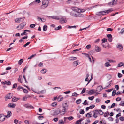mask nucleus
Listing matches in <instances>:
<instances>
[{
    "mask_svg": "<svg viewBox=\"0 0 124 124\" xmlns=\"http://www.w3.org/2000/svg\"><path fill=\"white\" fill-rule=\"evenodd\" d=\"M93 112H94V113L93 115V117L95 118L97 117L98 115V113L96 112H94L93 111Z\"/></svg>",
    "mask_w": 124,
    "mask_h": 124,
    "instance_id": "nucleus-29",
    "label": "nucleus"
},
{
    "mask_svg": "<svg viewBox=\"0 0 124 124\" xmlns=\"http://www.w3.org/2000/svg\"><path fill=\"white\" fill-rule=\"evenodd\" d=\"M63 113L62 112V110H61L60 109L58 108L54 112V114L52 115L53 116H55L56 115H57L59 114H60L61 115H64V114H62Z\"/></svg>",
    "mask_w": 124,
    "mask_h": 124,
    "instance_id": "nucleus-3",
    "label": "nucleus"
},
{
    "mask_svg": "<svg viewBox=\"0 0 124 124\" xmlns=\"http://www.w3.org/2000/svg\"><path fill=\"white\" fill-rule=\"evenodd\" d=\"M92 79H93L92 74V73L91 78L89 81L88 78H86V79H85V80L86 81H88V83H87V84H86V85H88V84L90 82V81H91Z\"/></svg>",
    "mask_w": 124,
    "mask_h": 124,
    "instance_id": "nucleus-19",
    "label": "nucleus"
},
{
    "mask_svg": "<svg viewBox=\"0 0 124 124\" xmlns=\"http://www.w3.org/2000/svg\"><path fill=\"white\" fill-rule=\"evenodd\" d=\"M81 102V99H80L77 100L76 101V103L77 104H80Z\"/></svg>",
    "mask_w": 124,
    "mask_h": 124,
    "instance_id": "nucleus-36",
    "label": "nucleus"
},
{
    "mask_svg": "<svg viewBox=\"0 0 124 124\" xmlns=\"http://www.w3.org/2000/svg\"><path fill=\"white\" fill-rule=\"evenodd\" d=\"M96 91L94 90H91L90 91L88 92V94L92 95L95 93Z\"/></svg>",
    "mask_w": 124,
    "mask_h": 124,
    "instance_id": "nucleus-20",
    "label": "nucleus"
},
{
    "mask_svg": "<svg viewBox=\"0 0 124 124\" xmlns=\"http://www.w3.org/2000/svg\"><path fill=\"white\" fill-rule=\"evenodd\" d=\"M14 123L16 124H20L22 123L21 121H18L17 119H15L14 120Z\"/></svg>",
    "mask_w": 124,
    "mask_h": 124,
    "instance_id": "nucleus-23",
    "label": "nucleus"
},
{
    "mask_svg": "<svg viewBox=\"0 0 124 124\" xmlns=\"http://www.w3.org/2000/svg\"><path fill=\"white\" fill-rule=\"evenodd\" d=\"M64 122L62 120H59V124H64Z\"/></svg>",
    "mask_w": 124,
    "mask_h": 124,
    "instance_id": "nucleus-39",
    "label": "nucleus"
},
{
    "mask_svg": "<svg viewBox=\"0 0 124 124\" xmlns=\"http://www.w3.org/2000/svg\"><path fill=\"white\" fill-rule=\"evenodd\" d=\"M5 119V116L4 114H1L0 115V123L4 121Z\"/></svg>",
    "mask_w": 124,
    "mask_h": 124,
    "instance_id": "nucleus-8",
    "label": "nucleus"
},
{
    "mask_svg": "<svg viewBox=\"0 0 124 124\" xmlns=\"http://www.w3.org/2000/svg\"><path fill=\"white\" fill-rule=\"evenodd\" d=\"M91 46L90 45H88L86 46V48L87 49H89L91 48Z\"/></svg>",
    "mask_w": 124,
    "mask_h": 124,
    "instance_id": "nucleus-53",
    "label": "nucleus"
},
{
    "mask_svg": "<svg viewBox=\"0 0 124 124\" xmlns=\"http://www.w3.org/2000/svg\"><path fill=\"white\" fill-rule=\"evenodd\" d=\"M24 19V17L16 18L15 19L16 22V23H19L23 21Z\"/></svg>",
    "mask_w": 124,
    "mask_h": 124,
    "instance_id": "nucleus-9",
    "label": "nucleus"
},
{
    "mask_svg": "<svg viewBox=\"0 0 124 124\" xmlns=\"http://www.w3.org/2000/svg\"><path fill=\"white\" fill-rule=\"evenodd\" d=\"M109 114V112L108 111H107L104 114V117H107L108 116Z\"/></svg>",
    "mask_w": 124,
    "mask_h": 124,
    "instance_id": "nucleus-32",
    "label": "nucleus"
},
{
    "mask_svg": "<svg viewBox=\"0 0 124 124\" xmlns=\"http://www.w3.org/2000/svg\"><path fill=\"white\" fill-rule=\"evenodd\" d=\"M116 47L117 48H118L119 50L121 51H122L123 49V47L122 45L121 44L117 45Z\"/></svg>",
    "mask_w": 124,
    "mask_h": 124,
    "instance_id": "nucleus-17",
    "label": "nucleus"
},
{
    "mask_svg": "<svg viewBox=\"0 0 124 124\" xmlns=\"http://www.w3.org/2000/svg\"><path fill=\"white\" fill-rule=\"evenodd\" d=\"M95 106V105H92L90 106L89 107L90 109H92Z\"/></svg>",
    "mask_w": 124,
    "mask_h": 124,
    "instance_id": "nucleus-63",
    "label": "nucleus"
},
{
    "mask_svg": "<svg viewBox=\"0 0 124 124\" xmlns=\"http://www.w3.org/2000/svg\"><path fill=\"white\" fill-rule=\"evenodd\" d=\"M107 40L105 38H103L102 40V43H104L106 42Z\"/></svg>",
    "mask_w": 124,
    "mask_h": 124,
    "instance_id": "nucleus-51",
    "label": "nucleus"
},
{
    "mask_svg": "<svg viewBox=\"0 0 124 124\" xmlns=\"http://www.w3.org/2000/svg\"><path fill=\"white\" fill-rule=\"evenodd\" d=\"M72 11L71 12L70 15L75 17H84V15L80 13L84 12L86 10L85 9H79L77 7H72L71 8Z\"/></svg>",
    "mask_w": 124,
    "mask_h": 124,
    "instance_id": "nucleus-1",
    "label": "nucleus"
},
{
    "mask_svg": "<svg viewBox=\"0 0 124 124\" xmlns=\"http://www.w3.org/2000/svg\"><path fill=\"white\" fill-rule=\"evenodd\" d=\"M47 26L46 25H45L43 27V30L44 31H46L47 30Z\"/></svg>",
    "mask_w": 124,
    "mask_h": 124,
    "instance_id": "nucleus-30",
    "label": "nucleus"
},
{
    "mask_svg": "<svg viewBox=\"0 0 124 124\" xmlns=\"http://www.w3.org/2000/svg\"><path fill=\"white\" fill-rule=\"evenodd\" d=\"M57 104V103L56 102H54L51 104V106H55Z\"/></svg>",
    "mask_w": 124,
    "mask_h": 124,
    "instance_id": "nucleus-57",
    "label": "nucleus"
},
{
    "mask_svg": "<svg viewBox=\"0 0 124 124\" xmlns=\"http://www.w3.org/2000/svg\"><path fill=\"white\" fill-rule=\"evenodd\" d=\"M13 95V94L12 93H9L7 94L5 98L7 99H10L12 98Z\"/></svg>",
    "mask_w": 124,
    "mask_h": 124,
    "instance_id": "nucleus-11",
    "label": "nucleus"
},
{
    "mask_svg": "<svg viewBox=\"0 0 124 124\" xmlns=\"http://www.w3.org/2000/svg\"><path fill=\"white\" fill-rule=\"evenodd\" d=\"M84 110L82 109L80 110V113L81 114H83L84 113Z\"/></svg>",
    "mask_w": 124,
    "mask_h": 124,
    "instance_id": "nucleus-59",
    "label": "nucleus"
},
{
    "mask_svg": "<svg viewBox=\"0 0 124 124\" xmlns=\"http://www.w3.org/2000/svg\"><path fill=\"white\" fill-rule=\"evenodd\" d=\"M62 28L61 26V25L57 27H56L55 28V29L56 30H58L61 29Z\"/></svg>",
    "mask_w": 124,
    "mask_h": 124,
    "instance_id": "nucleus-41",
    "label": "nucleus"
},
{
    "mask_svg": "<svg viewBox=\"0 0 124 124\" xmlns=\"http://www.w3.org/2000/svg\"><path fill=\"white\" fill-rule=\"evenodd\" d=\"M47 71V69H43L41 71V72L43 74H44Z\"/></svg>",
    "mask_w": 124,
    "mask_h": 124,
    "instance_id": "nucleus-28",
    "label": "nucleus"
},
{
    "mask_svg": "<svg viewBox=\"0 0 124 124\" xmlns=\"http://www.w3.org/2000/svg\"><path fill=\"white\" fill-rule=\"evenodd\" d=\"M12 113L10 111H8L7 112V115H5V117H6L7 118L10 117L11 116Z\"/></svg>",
    "mask_w": 124,
    "mask_h": 124,
    "instance_id": "nucleus-18",
    "label": "nucleus"
},
{
    "mask_svg": "<svg viewBox=\"0 0 124 124\" xmlns=\"http://www.w3.org/2000/svg\"><path fill=\"white\" fill-rule=\"evenodd\" d=\"M104 65L106 67H108L111 66V64L108 62L105 63L104 64Z\"/></svg>",
    "mask_w": 124,
    "mask_h": 124,
    "instance_id": "nucleus-33",
    "label": "nucleus"
},
{
    "mask_svg": "<svg viewBox=\"0 0 124 124\" xmlns=\"http://www.w3.org/2000/svg\"><path fill=\"white\" fill-rule=\"evenodd\" d=\"M94 98V97L92 96L91 97H89L88 98V99L91 100H92Z\"/></svg>",
    "mask_w": 124,
    "mask_h": 124,
    "instance_id": "nucleus-54",
    "label": "nucleus"
},
{
    "mask_svg": "<svg viewBox=\"0 0 124 124\" xmlns=\"http://www.w3.org/2000/svg\"><path fill=\"white\" fill-rule=\"evenodd\" d=\"M49 17H51L53 19L57 20H59L60 18H59V16H49Z\"/></svg>",
    "mask_w": 124,
    "mask_h": 124,
    "instance_id": "nucleus-25",
    "label": "nucleus"
},
{
    "mask_svg": "<svg viewBox=\"0 0 124 124\" xmlns=\"http://www.w3.org/2000/svg\"><path fill=\"white\" fill-rule=\"evenodd\" d=\"M113 10L111 8L107 10H105L107 14L112 11Z\"/></svg>",
    "mask_w": 124,
    "mask_h": 124,
    "instance_id": "nucleus-31",
    "label": "nucleus"
},
{
    "mask_svg": "<svg viewBox=\"0 0 124 124\" xmlns=\"http://www.w3.org/2000/svg\"><path fill=\"white\" fill-rule=\"evenodd\" d=\"M40 92V94H43L46 93V90L45 89L41 91Z\"/></svg>",
    "mask_w": 124,
    "mask_h": 124,
    "instance_id": "nucleus-44",
    "label": "nucleus"
},
{
    "mask_svg": "<svg viewBox=\"0 0 124 124\" xmlns=\"http://www.w3.org/2000/svg\"><path fill=\"white\" fill-rule=\"evenodd\" d=\"M85 90H86L85 88H84L82 90L81 92V94H83L85 92Z\"/></svg>",
    "mask_w": 124,
    "mask_h": 124,
    "instance_id": "nucleus-60",
    "label": "nucleus"
},
{
    "mask_svg": "<svg viewBox=\"0 0 124 124\" xmlns=\"http://www.w3.org/2000/svg\"><path fill=\"white\" fill-rule=\"evenodd\" d=\"M95 51L97 52H100L101 50V48L97 46H95Z\"/></svg>",
    "mask_w": 124,
    "mask_h": 124,
    "instance_id": "nucleus-15",
    "label": "nucleus"
},
{
    "mask_svg": "<svg viewBox=\"0 0 124 124\" xmlns=\"http://www.w3.org/2000/svg\"><path fill=\"white\" fill-rule=\"evenodd\" d=\"M102 11L98 12L96 13V15L99 16H101L102 15Z\"/></svg>",
    "mask_w": 124,
    "mask_h": 124,
    "instance_id": "nucleus-40",
    "label": "nucleus"
},
{
    "mask_svg": "<svg viewBox=\"0 0 124 124\" xmlns=\"http://www.w3.org/2000/svg\"><path fill=\"white\" fill-rule=\"evenodd\" d=\"M102 89V87L101 86H99L97 87V91L98 92H100Z\"/></svg>",
    "mask_w": 124,
    "mask_h": 124,
    "instance_id": "nucleus-24",
    "label": "nucleus"
},
{
    "mask_svg": "<svg viewBox=\"0 0 124 124\" xmlns=\"http://www.w3.org/2000/svg\"><path fill=\"white\" fill-rule=\"evenodd\" d=\"M115 87L116 89L117 90H118L119 89V86L118 85H116L115 86Z\"/></svg>",
    "mask_w": 124,
    "mask_h": 124,
    "instance_id": "nucleus-55",
    "label": "nucleus"
},
{
    "mask_svg": "<svg viewBox=\"0 0 124 124\" xmlns=\"http://www.w3.org/2000/svg\"><path fill=\"white\" fill-rule=\"evenodd\" d=\"M23 60L22 59H21L18 62V64L20 65H21V64L22 63H23Z\"/></svg>",
    "mask_w": 124,
    "mask_h": 124,
    "instance_id": "nucleus-42",
    "label": "nucleus"
},
{
    "mask_svg": "<svg viewBox=\"0 0 124 124\" xmlns=\"http://www.w3.org/2000/svg\"><path fill=\"white\" fill-rule=\"evenodd\" d=\"M35 25L34 24H31L30 25V27L31 28H33L35 27Z\"/></svg>",
    "mask_w": 124,
    "mask_h": 124,
    "instance_id": "nucleus-52",
    "label": "nucleus"
},
{
    "mask_svg": "<svg viewBox=\"0 0 124 124\" xmlns=\"http://www.w3.org/2000/svg\"><path fill=\"white\" fill-rule=\"evenodd\" d=\"M50 0H44L42 2V5L41 6L42 8L44 9L47 7L48 5L49 1Z\"/></svg>",
    "mask_w": 124,
    "mask_h": 124,
    "instance_id": "nucleus-2",
    "label": "nucleus"
},
{
    "mask_svg": "<svg viewBox=\"0 0 124 124\" xmlns=\"http://www.w3.org/2000/svg\"><path fill=\"white\" fill-rule=\"evenodd\" d=\"M77 2V0H69L66 1L67 4L74 5H75Z\"/></svg>",
    "mask_w": 124,
    "mask_h": 124,
    "instance_id": "nucleus-6",
    "label": "nucleus"
},
{
    "mask_svg": "<svg viewBox=\"0 0 124 124\" xmlns=\"http://www.w3.org/2000/svg\"><path fill=\"white\" fill-rule=\"evenodd\" d=\"M17 86V84L16 83H15L13 85V88H16V87Z\"/></svg>",
    "mask_w": 124,
    "mask_h": 124,
    "instance_id": "nucleus-56",
    "label": "nucleus"
},
{
    "mask_svg": "<svg viewBox=\"0 0 124 124\" xmlns=\"http://www.w3.org/2000/svg\"><path fill=\"white\" fill-rule=\"evenodd\" d=\"M114 110L115 111H116L117 112L119 111L120 112H121V110L120 108H117L116 109L115 108L114 109Z\"/></svg>",
    "mask_w": 124,
    "mask_h": 124,
    "instance_id": "nucleus-46",
    "label": "nucleus"
},
{
    "mask_svg": "<svg viewBox=\"0 0 124 124\" xmlns=\"http://www.w3.org/2000/svg\"><path fill=\"white\" fill-rule=\"evenodd\" d=\"M20 99V98H16V97H14L12 99V102H15L17 101L18 100Z\"/></svg>",
    "mask_w": 124,
    "mask_h": 124,
    "instance_id": "nucleus-21",
    "label": "nucleus"
},
{
    "mask_svg": "<svg viewBox=\"0 0 124 124\" xmlns=\"http://www.w3.org/2000/svg\"><path fill=\"white\" fill-rule=\"evenodd\" d=\"M16 105L15 104L13 103H9L8 105V107L13 108L15 107Z\"/></svg>",
    "mask_w": 124,
    "mask_h": 124,
    "instance_id": "nucleus-14",
    "label": "nucleus"
},
{
    "mask_svg": "<svg viewBox=\"0 0 124 124\" xmlns=\"http://www.w3.org/2000/svg\"><path fill=\"white\" fill-rule=\"evenodd\" d=\"M78 94H77L76 92H74L72 93V96H75L76 97H77Z\"/></svg>",
    "mask_w": 124,
    "mask_h": 124,
    "instance_id": "nucleus-37",
    "label": "nucleus"
},
{
    "mask_svg": "<svg viewBox=\"0 0 124 124\" xmlns=\"http://www.w3.org/2000/svg\"><path fill=\"white\" fill-rule=\"evenodd\" d=\"M92 115L91 114H90L89 113H88L86 115V116L87 117H92L91 116Z\"/></svg>",
    "mask_w": 124,
    "mask_h": 124,
    "instance_id": "nucleus-43",
    "label": "nucleus"
},
{
    "mask_svg": "<svg viewBox=\"0 0 124 124\" xmlns=\"http://www.w3.org/2000/svg\"><path fill=\"white\" fill-rule=\"evenodd\" d=\"M26 24L25 22L23 23L17 27V29L19 30L22 29L25 26Z\"/></svg>",
    "mask_w": 124,
    "mask_h": 124,
    "instance_id": "nucleus-7",
    "label": "nucleus"
},
{
    "mask_svg": "<svg viewBox=\"0 0 124 124\" xmlns=\"http://www.w3.org/2000/svg\"><path fill=\"white\" fill-rule=\"evenodd\" d=\"M107 36L108 38V40L109 42H111L112 40V35L111 34H108L107 35Z\"/></svg>",
    "mask_w": 124,
    "mask_h": 124,
    "instance_id": "nucleus-13",
    "label": "nucleus"
},
{
    "mask_svg": "<svg viewBox=\"0 0 124 124\" xmlns=\"http://www.w3.org/2000/svg\"><path fill=\"white\" fill-rule=\"evenodd\" d=\"M68 119L69 120H71L73 119V118L72 117L70 116L68 117Z\"/></svg>",
    "mask_w": 124,
    "mask_h": 124,
    "instance_id": "nucleus-62",
    "label": "nucleus"
},
{
    "mask_svg": "<svg viewBox=\"0 0 124 124\" xmlns=\"http://www.w3.org/2000/svg\"><path fill=\"white\" fill-rule=\"evenodd\" d=\"M121 116V114L120 113H119L118 114H117L116 116V117L117 118L119 116Z\"/></svg>",
    "mask_w": 124,
    "mask_h": 124,
    "instance_id": "nucleus-48",
    "label": "nucleus"
},
{
    "mask_svg": "<svg viewBox=\"0 0 124 124\" xmlns=\"http://www.w3.org/2000/svg\"><path fill=\"white\" fill-rule=\"evenodd\" d=\"M60 19L59 22L61 24L64 23H66L67 21L66 18L64 17L59 16Z\"/></svg>",
    "mask_w": 124,
    "mask_h": 124,
    "instance_id": "nucleus-5",
    "label": "nucleus"
},
{
    "mask_svg": "<svg viewBox=\"0 0 124 124\" xmlns=\"http://www.w3.org/2000/svg\"><path fill=\"white\" fill-rule=\"evenodd\" d=\"M121 98L120 97H117L116 99V100L117 101H119L121 100Z\"/></svg>",
    "mask_w": 124,
    "mask_h": 124,
    "instance_id": "nucleus-47",
    "label": "nucleus"
},
{
    "mask_svg": "<svg viewBox=\"0 0 124 124\" xmlns=\"http://www.w3.org/2000/svg\"><path fill=\"white\" fill-rule=\"evenodd\" d=\"M123 63L122 62H121L118 64L117 66L118 67H120L123 66Z\"/></svg>",
    "mask_w": 124,
    "mask_h": 124,
    "instance_id": "nucleus-35",
    "label": "nucleus"
},
{
    "mask_svg": "<svg viewBox=\"0 0 124 124\" xmlns=\"http://www.w3.org/2000/svg\"><path fill=\"white\" fill-rule=\"evenodd\" d=\"M107 118L109 121H113V118L111 117H108Z\"/></svg>",
    "mask_w": 124,
    "mask_h": 124,
    "instance_id": "nucleus-49",
    "label": "nucleus"
},
{
    "mask_svg": "<svg viewBox=\"0 0 124 124\" xmlns=\"http://www.w3.org/2000/svg\"><path fill=\"white\" fill-rule=\"evenodd\" d=\"M119 119L121 121H123L124 120V117L123 116H121L119 118Z\"/></svg>",
    "mask_w": 124,
    "mask_h": 124,
    "instance_id": "nucleus-61",
    "label": "nucleus"
},
{
    "mask_svg": "<svg viewBox=\"0 0 124 124\" xmlns=\"http://www.w3.org/2000/svg\"><path fill=\"white\" fill-rule=\"evenodd\" d=\"M63 97L61 96L58 97L57 98V100L58 101H62L63 100Z\"/></svg>",
    "mask_w": 124,
    "mask_h": 124,
    "instance_id": "nucleus-26",
    "label": "nucleus"
},
{
    "mask_svg": "<svg viewBox=\"0 0 124 124\" xmlns=\"http://www.w3.org/2000/svg\"><path fill=\"white\" fill-rule=\"evenodd\" d=\"M100 39H98L94 41V42L95 43H98L100 41Z\"/></svg>",
    "mask_w": 124,
    "mask_h": 124,
    "instance_id": "nucleus-58",
    "label": "nucleus"
},
{
    "mask_svg": "<svg viewBox=\"0 0 124 124\" xmlns=\"http://www.w3.org/2000/svg\"><path fill=\"white\" fill-rule=\"evenodd\" d=\"M116 93V91L115 90H114L112 92V96H114Z\"/></svg>",
    "mask_w": 124,
    "mask_h": 124,
    "instance_id": "nucleus-45",
    "label": "nucleus"
},
{
    "mask_svg": "<svg viewBox=\"0 0 124 124\" xmlns=\"http://www.w3.org/2000/svg\"><path fill=\"white\" fill-rule=\"evenodd\" d=\"M80 64V62L78 60H77L74 61L73 63V65L74 66H77Z\"/></svg>",
    "mask_w": 124,
    "mask_h": 124,
    "instance_id": "nucleus-16",
    "label": "nucleus"
},
{
    "mask_svg": "<svg viewBox=\"0 0 124 124\" xmlns=\"http://www.w3.org/2000/svg\"><path fill=\"white\" fill-rule=\"evenodd\" d=\"M95 111H97L98 113L100 115H102L103 114V112L101 110H96Z\"/></svg>",
    "mask_w": 124,
    "mask_h": 124,
    "instance_id": "nucleus-27",
    "label": "nucleus"
},
{
    "mask_svg": "<svg viewBox=\"0 0 124 124\" xmlns=\"http://www.w3.org/2000/svg\"><path fill=\"white\" fill-rule=\"evenodd\" d=\"M117 1V0H114L113 1L109 3V5L112 7L113 5H116Z\"/></svg>",
    "mask_w": 124,
    "mask_h": 124,
    "instance_id": "nucleus-10",
    "label": "nucleus"
},
{
    "mask_svg": "<svg viewBox=\"0 0 124 124\" xmlns=\"http://www.w3.org/2000/svg\"><path fill=\"white\" fill-rule=\"evenodd\" d=\"M68 107V106L67 103H65L63 104L62 108H63L62 110V112L63 113L62 114H64V115L66 113L67 110V108Z\"/></svg>",
    "mask_w": 124,
    "mask_h": 124,
    "instance_id": "nucleus-4",
    "label": "nucleus"
},
{
    "mask_svg": "<svg viewBox=\"0 0 124 124\" xmlns=\"http://www.w3.org/2000/svg\"><path fill=\"white\" fill-rule=\"evenodd\" d=\"M68 59L69 61H73L77 59V58L76 57H70L68 58Z\"/></svg>",
    "mask_w": 124,
    "mask_h": 124,
    "instance_id": "nucleus-22",
    "label": "nucleus"
},
{
    "mask_svg": "<svg viewBox=\"0 0 124 124\" xmlns=\"http://www.w3.org/2000/svg\"><path fill=\"white\" fill-rule=\"evenodd\" d=\"M83 120L81 118L80 120L76 121V123L78 124H80L81 122Z\"/></svg>",
    "mask_w": 124,
    "mask_h": 124,
    "instance_id": "nucleus-34",
    "label": "nucleus"
},
{
    "mask_svg": "<svg viewBox=\"0 0 124 124\" xmlns=\"http://www.w3.org/2000/svg\"><path fill=\"white\" fill-rule=\"evenodd\" d=\"M23 106L27 108H32L33 109L34 108L32 106L28 103L24 104L23 105Z\"/></svg>",
    "mask_w": 124,
    "mask_h": 124,
    "instance_id": "nucleus-12",
    "label": "nucleus"
},
{
    "mask_svg": "<svg viewBox=\"0 0 124 124\" xmlns=\"http://www.w3.org/2000/svg\"><path fill=\"white\" fill-rule=\"evenodd\" d=\"M59 118L58 117L54 118L53 119V120L54 122H57Z\"/></svg>",
    "mask_w": 124,
    "mask_h": 124,
    "instance_id": "nucleus-50",
    "label": "nucleus"
},
{
    "mask_svg": "<svg viewBox=\"0 0 124 124\" xmlns=\"http://www.w3.org/2000/svg\"><path fill=\"white\" fill-rule=\"evenodd\" d=\"M36 4V3L35 2V1H34L33 2L29 4L30 6H32L33 5H35Z\"/></svg>",
    "mask_w": 124,
    "mask_h": 124,
    "instance_id": "nucleus-38",
    "label": "nucleus"
},
{
    "mask_svg": "<svg viewBox=\"0 0 124 124\" xmlns=\"http://www.w3.org/2000/svg\"><path fill=\"white\" fill-rule=\"evenodd\" d=\"M30 43V42H28L26 44H25L23 45V46L24 47H26V46L28 45Z\"/></svg>",
    "mask_w": 124,
    "mask_h": 124,
    "instance_id": "nucleus-64",
    "label": "nucleus"
}]
</instances>
